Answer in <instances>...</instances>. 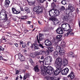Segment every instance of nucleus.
Wrapping results in <instances>:
<instances>
[{
	"label": "nucleus",
	"instance_id": "5",
	"mask_svg": "<svg viewBox=\"0 0 80 80\" xmlns=\"http://www.w3.org/2000/svg\"><path fill=\"white\" fill-rule=\"evenodd\" d=\"M46 71L50 75H51L53 73H54V69L51 66H49L46 69Z\"/></svg>",
	"mask_w": 80,
	"mask_h": 80
},
{
	"label": "nucleus",
	"instance_id": "19",
	"mask_svg": "<svg viewBox=\"0 0 80 80\" xmlns=\"http://www.w3.org/2000/svg\"><path fill=\"white\" fill-rule=\"evenodd\" d=\"M12 13L14 14H18L20 13V11H18L16 10V9L13 8H12Z\"/></svg>",
	"mask_w": 80,
	"mask_h": 80
},
{
	"label": "nucleus",
	"instance_id": "43",
	"mask_svg": "<svg viewBox=\"0 0 80 80\" xmlns=\"http://www.w3.org/2000/svg\"><path fill=\"white\" fill-rule=\"evenodd\" d=\"M45 55L47 56V55H49V52L48 51L45 52Z\"/></svg>",
	"mask_w": 80,
	"mask_h": 80
},
{
	"label": "nucleus",
	"instance_id": "32",
	"mask_svg": "<svg viewBox=\"0 0 80 80\" xmlns=\"http://www.w3.org/2000/svg\"><path fill=\"white\" fill-rule=\"evenodd\" d=\"M62 37V35H58L56 37V38L57 40H59Z\"/></svg>",
	"mask_w": 80,
	"mask_h": 80
},
{
	"label": "nucleus",
	"instance_id": "40",
	"mask_svg": "<svg viewBox=\"0 0 80 80\" xmlns=\"http://www.w3.org/2000/svg\"><path fill=\"white\" fill-rule=\"evenodd\" d=\"M69 47L70 49H73V45L72 44H70L69 45Z\"/></svg>",
	"mask_w": 80,
	"mask_h": 80
},
{
	"label": "nucleus",
	"instance_id": "14",
	"mask_svg": "<svg viewBox=\"0 0 80 80\" xmlns=\"http://www.w3.org/2000/svg\"><path fill=\"white\" fill-rule=\"evenodd\" d=\"M18 57L20 61H21V62H23V61H25V57L22 55V54H19Z\"/></svg>",
	"mask_w": 80,
	"mask_h": 80
},
{
	"label": "nucleus",
	"instance_id": "53",
	"mask_svg": "<svg viewBox=\"0 0 80 80\" xmlns=\"http://www.w3.org/2000/svg\"><path fill=\"white\" fill-rule=\"evenodd\" d=\"M36 57L37 58H38V59H39L40 58V57L39 56V55H37Z\"/></svg>",
	"mask_w": 80,
	"mask_h": 80
},
{
	"label": "nucleus",
	"instance_id": "44",
	"mask_svg": "<svg viewBox=\"0 0 80 80\" xmlns=\"http://www.w3.org/2000/svg\"><path fill=\"white\" fill-rule=\"evenodd\" d=\"M41 55H43L45 53V51H40Z\"/></svg>",
	"mask_w": 80,
	"mask_h": 80
},
{
	"label": "nucleus",
	"instance_id": "48",
	"mask_svg": "<svg viewBox=\"0 0 80 80\" xmlns=\"http://www.w3.org/2000/svg\"><path fill=\"white\" fill-rule=\"evenodd\" d=\"M61 45L62 46H64V45H65V43L64 42H62L61 43Z\"/></svg>",
	"mask_w": 80,
	"mask_h": 80
},
{
	"label": "nucleus",
	"instance_id": "51",
	"mask_svg": "<svg viewBox=\"0 0 80 80\" xmlns=\"http://www.w3.org/2000/svg\"><path fill=\"white\" fill-rule=\"evenodd\" d=\"M51 5L52 6H54V7H55V6H56V5H55V2H52V4H51Z\"/></svg>",
	"mask_w": 80,
	"mask_h": 80
},
{
	"label": "nucleus",
	"instance_id": "24",
	"mask_svg": "<svg viewBox=\"0 0 80 80\" xmlns=\"http://www.w3.org/2000/svg\"><path fill=\"white\" fill-rule=\"evenodd\" d=\"M68 62L67 60V59H65L62 62V65L65 67V66L68 64Z\"/></svg>",
	"mask_w": 80,
	"mask_h": 80
},
{
	"label": "nucleus",
	"instance_id": "27",
	"mask_svg": "<svg viewBox=\"0 0 80 80\" xmlns=\"http://www.w3.org/2000/svg\"><path fill=\"white\" fill-rule=\"evenodd\" d=\"M36 55H37V53L36 52L32 53L30 54V56L31 57H32L33 58L35 57Z\"/></svg>",
	"mask_w": 80,
	"mask_h": 80
},
{
	"label": "nucleus",
	"instance_id": "34",
	"mask_svg": "<svg viewBox=\"0 0 80 80\" xmlns=\"http://www.w3.org/2000/svg\"><path fill=\"white\" fill-rule=\"evenodd\" d=\"M20 18L22 20H25V19H26L27 16H22V17L21 18Z\"/></svg>",
	"mask_w": 80,
	"mask_h": 80
},
{
	"label": "nucleus",
	"instance_id": "36",
	"mask_svg": "<svg viewBox=\"0 0 80 80\" xmlns=\"http://www.w3.org/2000/svg\"><path fill=\"white\" fill-rule=\"evenodd\" d=\"M66 2H67V1L65 0H62V1H61V3L62 5H66Z\"/></svg>",
	"mask_w": 80,
	"mask_h": 80
},
{
	"label": "nucleus",
	"instance_id": "46",
	"mask_svg": "<svg viewBox=\"0 0 80 80\" xmlns=\"http://www.w3.org/2000/svg\"><path fill=\"white\" fill-rule=\"evenodd\" d=\"M22 46L23 48H25V47H26V45L25 44L23 43V44H22Z\"/></svg>",
	"mask_w": 80,
	"mask_h": 80
},
{
	"label": "nucleus",
	"instance_id": "63",
	"mask_svg": "<svg viewBox=\"0 0 80 80\" xmlns=\"http://www.w3.org/2000/svg\"><path fill=\"white\" fill-rule=\"evenodd\" d=\"M20 9L21 11H23V8L22 7H21Z\"/></svg>",
	"mask_w": 80,
	"mask_h": 80
},
{
	"label": "nucleus",
	"instance_id": "42",
	"mask_svg": "<svg viewBox=\"0 0 80 80\" xmlns=\"http://www.w3.org/2000/svg\"><path fill=\"white\" fill-rule=\"evenodd\" d=\"M65 7L63 6H62L61 7V11H63L65 10Z\"/></svg>",
	"mask_w": 80,
	"mask_h": 80
},
{
	"label": "nucleus",
	"instance_id": "30",
	"mask_svg": "<svg viewBox=\"0 0 80 80\" xmlns=\"http://www.w3.org/2000/svg\"><path fill=\"white\" fill-rule=\"evenodd\" d=\"M55 48L56 50H58V51H59V50H60V48H61L60 47V46H55Z\"/></svg>",
	"mask_w": 80,
	"mask_h": 80
},
{
	"label": "nucleus",
	"instance_id": "23",
	"mask_svg": "<svg viewBox=\"0 0 80 80\" xmlns=\"http://www.w3.org/2000/svg\"><path fill=\"white\" fill-rule=\"evenodd\" d=\"M34 70L36 72H38L40 71L38 65H37L34 68Z\"/></svg>",
	"mask_w": 80,
	"mask_h": 80
},
{
	"label": "nucleus",
	"instance_id": "4",
	"mask_svg": "<svg viewBox=\"0 0 80 80\" xmlns=\"http://www.w3.org/2000/svg\"><path fill=\"white\" fill-rule=\"evenodd\" d=\"M34 12H35L36 13L40 14L43 13V8L40 7L39 6L35 7L33 8Z\"/></svg>",
	"mask_w": 80,
	"mask_h": 80
},
{
	"label": "nucleus",
	"instance_id": "57",
	"mask_svg": "<svg viewBox=\"0 0 80 80\" xmlns=\"http://www.w3.org/2000/svg\"><path fill=\"white\" fill-rule=\"evenodd\" d=\"M73 66H74V67H76L77 66V64H76L75 63H74L73 64Z\"/></svg>",
	"mask_w": 80,
	"mask_h": 80
},
{
	"label": "nucleus",
	"instance_id": "25",
	"mask_svg": "<svg viewBox=\"0 0 80 80\" xmlns=\"http://www.w3.org/2000/svg\"><path fill=\"white\" fill-rule=\"evenodd\" d=\"M55 21V22H54L55 25H59L60 21H59L58 20H57V19H56L55 21Z\"/></svg>",
	"mask_w": 80,
	"mask_h": 80
},
{
	"label": "nucleus",
	"instance_id": "35",
	"mask_svg": "<svg viewBox=\"0 0 80 80\" xmlns=\"http://www.w3.org/2000/svg\"><path fill=\"white\" fill-rule=\"evenodd\" d=\"M58 41L57 40V39H56L55 40L54 42H56V43H54V47H55V46H58V44H57L58 42Z\"/></svg>",
	"mask_w": 80,
	"mask_h": 80
},
{
	"label": "nucleus",
	"instance_id": "41",
	"mask_svg": "<svg viewBox=\"0 0 80 80\" xmlns=\"http://www.w3.org/2000/svg\"><path fill=\"white\" fill-rule=\"evenodd\" d=\"M60 73L58 71L56 70L54 72V75H57Z\"/></svg>",
	"mask_w": 80,
	"mask_h": 80
},
{
	"label": "nucleus",
	"instance_id": "50",
	"mask_svg": "<svg viewBox=\"0 0 80 80\" xmlns=\"http://www.w3.org/2000/svg\"><path fill=\"white\" fill-rule=\"evenodd\" d=\"M0 49H1V50H4V48H2L1 46H0Z\"/></svg>",
	"mask_w": 80,
	"mask_h": 80
},
{
	"label": "nucleus",
	"instance_id": "45",
	"mask_svg": "<svg viewBox=\"0 0 80 80\" xmlns=\"http://www.w3.org/2000/svg\"><path fill=\"white\" fill-rule=\"evenodd\" d=\"M29 62L31 63H33V61L32 59H30L29 60Z\"/></svg>",
	"mask_w": 80,
	"mask_h": 80
},
{
	"label": "nucleus",
	"instance_id": "37",
	"mask_svg": "<svg viewBox=\"0 0 80 80\" xmlns=\"http://www.w3.org/2000/svg\"><path fill=\"white\" fill-rule=\"evenodd\" d=\"M66 31L68 32L65 35L66 37H67V36H68L69 35V33H70L71 32H72V30H71L70 32L69 31L68 29V30H66Z\"/></svg>",
	"mask_w": 80,
	"mask_h": 80
},
{
	"label": "nucleus",
	"instance_id": "54",
	"mask_svg": "<svg viewBox=\"0 0 80 80\" xmlns=\"http://www.w3.org/2000/svg\"><path fill=\"white\" fill-rule=\"evenodd\" d=\"M40 0V2H41V3H43V2L44 1H45V0Z\"/></svg>",
	"mask_w": 80,
	"mask_h": 80
},
{
	"label": "nucleus",
	"instance_id": "59",
	"mask_svg": "<svg viewBox=\"0 0 80 80\" xmlns=\"http://www.w3.org/2000/svg\"><path fill=\"white\" fill-rule=\"evenodd\" d=\"M38 23H39V25H42V22L39 21H38Z\"/></svg>",
	"mask_w": 80,
	"mask_h": 80
},
{
	"label": "nucleus",
	"instance_id": "28",
	"mask_svg": "<svg viewBox=\"0 0 80 80\" xmlns=\"http://www.w3.org/2000/svg\"><path fill=\"white\" fill-rule=\"evenodd\" d=\"M54 57L55 58H57L58 57V52L55 51L54 53Z\"/></svg>",
	"mask_w": 80,
	"mask_h": 80
},
{
	"label": "nucleus",
	"instance_id": "17",
	"mask_svg": "<svg viewBox=\"0 0 80 80\" xmlns=\"http://www.w3.org/2000/svg\"><path fill=\"white\" fill-rule=\"evenodd\" d=\"M68 77L69 78L70 77L71 79H73L75 78V74L73 73V72H71L70 74L68 76Z\"/></svg>",
	"mask_w": 80,
	"mask_h": 80
},
{
	"label": "nucleus",
	"instance_id": "49",
	"mask_svg": "<svg viewBox=\"0 0 80 80\" xmlns=\"http://www.w3.org/2000/svg\"><path fill=\"white\" fill-rule=\"evenodd\" d=\"M36 54H37V55H41L40 51H39V52H37L36 53Z\"/></svg>",
	"mask_w": 80,
	"mask_h": 80
},
{
	"label": "nucleus",
	"instance_id": "64",
	"mask_svg": "<svg viewBox=\"0 0 80 80\" xmlns=\"http://www.w3.org/2000/svg\"><path fill=\"white\" fill-rule=\"evenodd\" d=\"M19 73V71H18V70L16 71V74H18Z\"/></svg>",
	"mask_w": 80,
	"mask_h": 80
},
{
	"label": "nucleus",
	"instance_id": "10",
	"mask_svg": "<svg viewBox=\"0 0 80 80\" xmlns=\"http://www.w3.org/2000/svg\"><path fill=\"white\" fill-rule=\"evenodd\" d=\"M69 72V69L68 68H66L64 70H62L61 72L62 75H67Z\"/></svg>",
	"mask_w": 80,
	"mask_h": 80
},
{
	"label": "nucleus",
	"instance_id": "7",
	"mask_svg": "<svg viewBox=\"0 0 80 80\" xmlns=\"http://www.w3.org/2000/svg\"><path fill=\"white\" fill-rule=\"evenodd\" d=\"M62 28H63V30H64L65 31H67V30H68L67 29V28H70V25L68 24L67 23H64L62 24Z\"/></svg>",
	"mask_w": 80,
	"mask_h": 80
},
{
	"label": "nucleus",
	"instance_id": "26",
	"mask_svg": "<svg viewBox=\"0 0 80 80\" xmlns=\"http://www.w3.org/2000/svg\"><path fill=\"white\" fill-rule=\"evenodd\" d=\"M69 32H70L71 30H72L70 32H69V35H71V36H74V32H72V31H73V30L72 29H71L70 28H69V29H68Z\"/></svg>",
	"mask_w": 80,
	"mask_h": 80
},
{
	"label": "nucleus",
	"instance_id": "6",
	"mask_svg": "<svg viewBox=\"0 0 80 80\" xmlns=\"http://www.w3.org/2000/svg\"><path fill=\"white\" fill-rule=\"evenodd\" d=\"M43 34L42 33H39V39H38V35L36 36V38L37 39V40L38 43H40V41L43 40L44 39V38H43Z\"/></svg>",
	"mask_w": 80,
	"mask_h": 80
},
{
	"label": "nucleus",
	"instance_id": "13",
	"mask_svg": "<svg viewBox=\"0 0 80 80\" xmlns=\"http://www.w3.org/2000/svg\"><path fill=\"white\" fill-rule=\"evenodd\" d=\"M59 52L60 55H64L65 54V51L64 50L63 48H61L59 50Z\"/></svg>",
	"mask_w": 80,
	"mask_h": 80
},
{
	"label": "nucleus",
	"instance_id": "33",
	"mask_svg": "<svg viewBox=\"0 0 80 80\" xmlns=\"http://www.w3.org/2000/svg\"><path fill=\"white\" fill-rule=\"evenodd\" d=\"M35 1H32L31 2H29V1H28V3L30 5H34V4H35Z\"/></svg>",
	"mask_w": 80,
	"mask_h": 80
},
{
	"label": "nucleus",
	"instance_id": "60",
	"mask_svg": "<svg viewBox=\"0 0 80 80\" xmlns=\"http://www.w3.org/2000/svg\"><path fill=\"white\" fill-rule=\"evenodd\" d=\"M30 44V42H28L27 44V45L28 46H29Z\"/></svg>",
	"mask_w": 80,
	"mask_h": 80
},
{
	"label": "nucleus",
	"instance_id": "62",
	"mask_svg": "<svg viewBox=\"0 0 80 80\" xmlns=\"http://www.w3.org/2000/svg\"><path fill=\"white\" fill-rule=\"evenodd\" d=\"M23 41H21L20 42V45H22V44H23Z\"/></svg>",
	"mask_w": 80,
	"mask_h": 80
},
{
	"label": "nucleus",
	"instance_id": "12",
	"mask_svg": "<svg viewBox=\"0 0 80 80\" xmlns=\"http://www.w3.org/2000/svg\"><path fill=\"white\" fill-rule=\"evenodd\" d=\"M68 8L69 10H70L72 12H73V11L75 10V8H74L73 5H72L71 4H69L68 5Z\"/></svg>",
	"mask_w": 80,
	"mask_h": 80
},
{
	"label": "nucleus",
	"instance_id": "18",
	"mask_svg": "<svg viewBox=\"0 0 80 80\" xmlns=\"http://www.w3.org/2000/svg\"><path fill=\"white\" fill-rule=\"evenodd\" d=\"M31 47L32 48H33L34 50H38L39 48L38 45L35 44H33L32 46H31Z\"/></svg>",
	"mask_w": 80,
	"mask_h": 80
},
{
	"label": "nucleus",
	"instance_id": "9",
	"mask_svg": "<svg viewBox=\"0 0 80 80\" xmlns=\"http://www.w3.org/2000/svg\"><path fill=\"white\" fill-rule=\"evenodd\" d=\"M56 32L58 34H63V31L61 27H59L56 30Z\"/></svg>",
	"mask_w": 80,
	"mask_h": 80
},
{
	"label": "nucleus",
	"instance_id": "11",
	"mask_svg": "<svg viewBox=\"0 0 80 80\" xmlns=\"http://www.w3.org/2000/svg\"><path fill=\"white\" fill-rule=\"evenodd\" d=\"M45 44L46 46H51L52 43L51 41L48 39H46L45 41Z\"/></svg>",
	"mask_w": 80,
	"mask_h": 80
},
{
	"label": "nucleus",
	"instance_id": "55",
	"mask_svg": "<svg viewBox=\"0 0 80 80\" xmlns=\"http://www.w3.org/2000/svg\"><path fill=\"white\" fill-rule=\"evenodd\" d=\"M39 63H42H42H44V62H43V61H40V60H39Z\"/></svg>",
	"mask_w": 80,
	"mask_h": 80
},
{
	"label": "nucleus",
	"instance_id": "38",
	"mask_svg": "<svg viewBox=\"0 0 80 80\" xmlns=\"http://www.w3.org/2000/svg\"><path fill=\"white\" fill-rule=\"evenodd\" d=\"M39 44L38 45V46L39 47H40V48H42L43 49L44 48H45V47L43 46V45L40 44V43H39Z\"/></svg>",
	"mask_w": 80,
	"mask_h": 80
},
{
	"label": "nucleus",
	"instance_id": "1",
	"mask_svg": "<svg viewBox=\"0 0 80 80\" xmlns=\"http://www.w3.org/2000/svg\"><path fill=\"white\" fill-rule=\"evenodd\" d=\"M62 64V60L60 58H57L54 63V65L55 67L57 68L56 70L59 73L62 71V69L60 68Z\"/></svg>",
	"mask_w": 80,
	"mask_h": 80
},
{
	"label": "nucleus",
	"instance_id": "39",
	"mask_svg": "<svg viewBox=\"0 0 80 80\" xmlns=\"http://www.w3.org/2000/svg\"><path fill=\"white\" fill-rule=\"evenodd\" d=\"M41 73L42 75H43L44 76H45L46 74V72H45L44 71L41 72Z\"/></svg>",
	"mask_w": 80,
	"mask_h": 80
},
{
	"label": "nucleus",
	"instance_id": "3",
	"mask_svg": "<svg viewBox=\"0 0 80 80\" xmlns=\"http://www.w3.org/2000/svg\"><path fill=\"white\" fill-rule=\"evenodd\" d=\"M49 15L50 17V18H49V20H51L53 22V21H55L56 19H57L56 16H55V14H54V11L53 10V8L49 11Z\"/></svg>",
	"mask_w": 80,
	"mask_h": 80
},
{
	"label": "nucleus",
	"instance_id": "2",
	"mask_svg": "<svg viewBox=\"0 0 80 80\" xmlns=\"http://www.w3.org/2000/svg\"><path fill=\"white\" fill-rule=\"evenodd\" d=\"M1 14L2 15V16L0 15V19L4 20V22H7V24H10V22L8 20V18H7V14L5 12V11L4 10H1L0 12Z\"/></svg>",
	"mask_w": 80,
	"mask_h": 80
},
{
	"label": "nucleus",
	"instance_id": "47",
	"mask_svg": "<svg viewBox=\"0 0 80 80\" xmlns=\"http://www.w3.org/2000/svg\"><path fill=\"white\" fill-rule=\"evenodd\" d=\"M50 50H49L51 51V52H53V48L52 47H51L50 48Z\"/></svg>",
	"mask_w": 80,
	"mask_h": 80
},
{
	"label": "nucleus",
	"instance_id": "20",
	"mask_svg": "<svg viewBox=\"0 0 80 80\" xmlns=\"http://www.w3.org/2000/svg\"><path fill=\"white\" fill-rule=\"evenodd\" d=\"M10 3V1H7L5 2H4V6L8 8V7H9V4Z\"/></svg>",
	"mask_w": 80,
	"mask_h": 80
},
{
	"label": "nucleus",
	"instance_id": "15",
	"mask_svg": "<svg viewBox=\"0 0 80 80\" xmlns=\"http://www.w3.org/2000/svg\"><path fill=\"white\" fill-rule=\"evenodd\" d=\"M53 10L54 11V13H55V16L56 17L58 16H59L60 15V12L58 10H57V9H55V8H53Z\"/></svg>",
	"mask_w": 80,
	"mask_h": 80
},
{
	"label": "nucleus",
	"instance_id": "16",
	"mask_svg": "<svg viewBox=\"0 0 80 80\" xmlns=\"http://www.w3.org/2000/svg\"><path fill=\"white\" fill-rule=\"evenodd\" d=\"M69 16L68 15H67L66 16L64 15L62 16V18L63 21H68V20Z\"/></svg>",
	"mask_w": 80,
	"mask_h": 80
},
{
	"label": "nucleus",
	"instance_id": "58",
	"mask_svg": "<svg viewBox=\"0 0 80 80\" xmlns=\"http://www.w3.org/2000/svg\"><path fill=\"white\" fill-rule=\"evenodd\" d=\"M4 59L3 58V57H2V56H0V60H3Z\"/></svg>",
	"mask_w": 80,
	"mask_h": 80
},
{
	"label": "nucleus",
	"instance_id": "56",
	"mask_svg": "<svg viewBox=\"0 0 80 80\" xmlns=\"http://www.w3.org/2000/svg\"><path fill=\"white\" fill-rule=\"evenodd\" d=\"M44 55H42L41 58V60H43V59L44 58Z\"/></svg>",
	"mask_w": 80,
	"mask_h": 80
},
{
	"label": "nucleus",
	"instance_id": "21",
	"mask_svg": "<svg viewBox=\"0 0 80 80\" xmlns=\"http://www.w3.org/2000/svg\"><path fill=\"white\" fill-rule=\"evenodd\" d=\"M29 77L30 74L29 73H25L23 78V80H26L27 78H29Z\"/></svg>",
	"mask_w": 80,
	"mask_h": 80
},
{
	"label": "nucleus",
	"instance_id": "52",
	"mask_svg": "<svg viewBox=\"0 0 80 80\" xmlns=\"http://www.w3.org/2000/svg\"><path fill=\"white\" fill-rule=\"evenodd\" d=\"M14 45L16 47H18V44L17 43H14Z\"/></svg>",
	"mask_w": 80,
	"mask_h": 80
},
{
	"label": "nucleus",
	"instance_id": "31",
	"mask_svg": "<svg viewBox=\"0 0 80 80\" xmlns=\"http://www.w3.org/2000/svg\"><path fill=\"white\" fill-rule=\"evenodd\" d=\"M46 78L48 80H49V79H50V80H54V78H53V77H50V76H46Z\"/></svg>",
	"mask_w": 80,
	"mask_h": 80
},
{
	"label": "nucleus",
	"instance_id": "8",
	"mask_svg": "<svg viewBox=\"0 0 80 80\" xmlns=\"http://www.w3.org/2000/svg\"><path fill=\"white\" fill-rule=\"evenodd\" d=\"M46 63L48 64V62H51L53 61V58L51 56H48L46 58Z\"/></svg>",
	"mask_w": 80,
	"mask_h": 80
},
{
	"label": "nucleus",
	"instance_id": "29",
	"mask_svg": "<svg viewBox=\"0 0 80 80\" xmlns=\"http://www.w3.org/2000/svg\"><path fill=\"white\" fill-rule=\"evenodd\" d=\"M24 10L25 11H26L27 13H28L30 12V9L29 8H24Z\"/></svg>",
	"mask_w": 80,
	"mask_h": 80
},
{
	"label": "nucleus",
	"instance_id": "22",
	"mask_svg": "<svg viewBox=\"0 0 80 80\" xmlns=\"http://www.w3.org/2000/svg\"><path fill=\"white\" fill-rule=\"evenodd\" d=\"M68 55L70 57L72 58H74L75 57V54L72 52H69L68 54Z\"/></svg>",
	"mask_w": 80,
	"mask_h": 80
},
{
	"label": "nucleus",
	"instance_id": "61",
	"mask_svg": "<svg viewBox=\"0 0 80 80\" xmlns=\"http://www.w3.org/2000/svg\"><path fill=\"white\" fill-rule=\"evenodd\" d=\"M31 23V21H27V24H30V23Z\"/></svg>",
	"mask_w": 80,
	"mask_h": 80
}]
</instances>
